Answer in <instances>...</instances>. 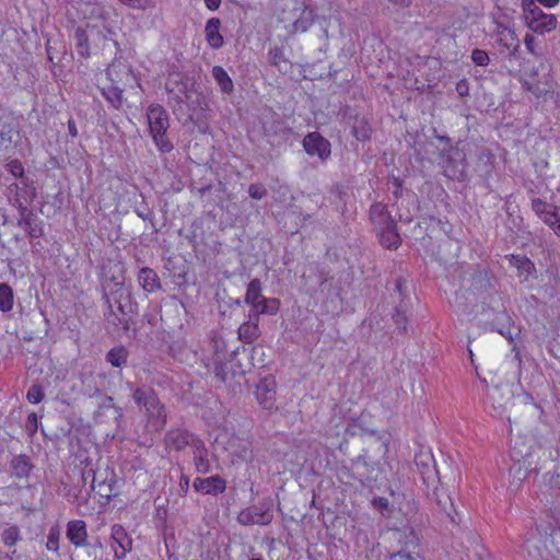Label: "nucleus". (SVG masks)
<instances>
[{"label": "nucleus", "mask_w": 560, "mask_h": 560, "mask_svg": "<svg viewBox=\"0 0 560 560\" xmlns=\"http://www.w3.org/2000/svg\"><path fill=\"white\" fill-rule=\"evenodd\" d=\"M443 168H444V174L448 177V178H452V179H455V178H460L463 173H464V170L463 168H458L456 167L455 165H453L451 159H447L444 164H443Z\"/></svg>", "instance_id": "obj_48"}, {"label": "nucleus", "mask_w": 560, "mask_h": 560, "mask_svg": "<svg viewBox=\"0 0 560 560\" xmlns=\"http://www.w3.org/2000/svg\"><path fill=\"white\" fill-rule=\"evenodd\" d=\"M272 514L268 510H262L256 505H253L248 509L243 510L238 516L237 521L240 524L244 526L249 525H268L272 521Z\"/></svg>", "instance_id": "obj_16"}, {"label": "nucleus", "mask_w": 560, "mask_h": 560, "mask_svg": "<svg viewBox=\"0 0 560 560\" xmlns=\"http://www.w3.org/2000/svg\"><path fill=\"white\" fill-rule=\"evenodd\" d=\"M192 462L195 470L198 474L206 475L211 471V463L209 460V451L202 440H195L192 447Z\"/></svg>", "instance_id": "obj_18"}, {"label": "nucleus", "mask_w": 560, "mask_h": 560, "mask_svg": "<svg viewBox=\"0 0 560 560\" xmlns=\"http://www.w3.org/2000/svg\"><path fill=\"white\" fill-rule=\"evenodd\" d=\"M508 324H510V317L505 316ZM500 335L505 337L510 342H513L515 331L517 330L514 326L508 325L495 329Z\"/></svg>", "instance_id": "obj_53"}, {"label": "nucleus", "mask_w": 560, "mask_h": 560, "mask_svg": "<svg viewBox=\"0 0 560 560\" xmlns=\"http://www.w3.org/2000/svg\"><path fill=\"white\" fill-rule=\"evenodd\" d=\"M510 261L517 269L518 276L523 277V281H528L536 272L534 262L525 256L513 255Z\"/></svg>", "instance_id": "obj_27"}, {"label": "nucleus", "mask_w": 560, "mask_h": 560, "mask_svg": "<svg viewBox=\"0 0 560 560\" xmlns=\"http://www.w3.org/2000/svg\"><path fill=\"white\" fill-rule=\"evenodd\" d=\"M351 133L357 140L364 142L371 139L372 128L364 117H355Z\"/></svg>", "instance_id": "obj_31"}, {"label": "nucleus", "mask_w": 560, "mask_h": 560, "mask_svg": "<svg viewBox=\"0 0 560 560\" xmlns=\"http://www.w3.org/2000/svg\"><path fill=\"white\" fill-rule=\"evenodd\" d=\"M280 308V301L275 298H261L257 304H255L250 312L249 317L254 316L259 318V315H276Z\"/></svg>", "instance_id": "obj_26"}, {"label": "nucleus", "mask_w": 560, "mask_h": 560, "mask_svg": "<svg viewBox=\"0 0 560 560\" xmlns=\"http://www.w3.org/2000/svg\"><path fill=\"white\" fill-rule=\"evenodd\" d=\"M487 402L491 406L493 415L497 417H502L508 408V405L512 400V392L509 386L495 385L488 386L487 385Z\"/></svg>", "instance_id": "obj_7"}, {"label": "nucleus", "mask_w": 560, "mask_h": 560, "mask_svg": "<svg viewBox=\"0 0 560 560\" xmlns=\"http://www.w3.org/2000/svg\"><path fill=\"white\" fill-rule=\"evenodd\" d=\"M512 450H513V454L517 457H525L527 455H529V448L526 447L525 450H518L517 448V440H515L513 442V445H512Z\"/></svg>", "instance_id": "obj_60"}, {"label": "nucleus", "mask_w": 560, "mask_h": 560, "mask_svg": "<svg viewBox=\"0 0 560 560\" xmlns=\"http://www.w3.org/2000/svg\"><path fill=\"white\" fill-rule=\"evenodd\" d=\"M7 170L14 177H23V175H24V167L19 160H13V161L9 162L7 164Z\"/></svg>", "instance_id": "obj_52"}, {"label": "nucleus", "mask_w": 560, "mask_h": 560, "mask_svg": "<svg viewBox=\"0 0 560 560\" xmlns=\"http://www.w3.org/2000/svg\"><path fill=\"white\" fill-rule=\"evenodd\" d=\"M138 281L141 288L149 293L161 289V282L158 273L149 267H143L140 269Z\"/></svg>", "instance_id": "obj_25"}, {"label": "nucleus", "mask_w": 560, "mask_h": 560, "mask_svg": "<svg viewBox=\"0 0 560 560\" xmlns=\"http://www.w3.org/2000/svg\"><path fill=\"white\" fill-rule=\"evenodd\" d=\"M135 404L144 410L148 423L156 431H161L166 424V410L155 390L149 386H135L128 382Z\"/></svg>", "instance_id": "obj_1"}, {"label": "nucleus", "mask_w": 560, "mask_h": 560, "mask_svg": "<svg viewBox=\"0 0 560 560\" xmlns=\"http://www.w3.org/2000/svg\"><path fill=\"white\" fill-rule=\"evenodd\" d=\"M522 9L524 23L532 32L544 35L556 30V15L544 12L535 0H522Z\"/></svg>", "instance_id": "obj_4"}, {"label": "nucleus", "mask_w": 560, "mask_h": 560, "mask_svg": "<svg viewBox=\"0 0 560 560\" xmlns=\"http://www.w3.org/2000/svg\"><path fill=\"white\" fill-rule=\"evenodd\" d=\"M457 94L460 97H465L469 95V83L466 79H462L457 82L455 88Z\"/></svg>", "instance_id": "obj_59"}, {"label": "nucleus", "mask_w": 560, "mask_h": 560, "mask_svg": "<svg viewBox=\"0 0 560 560\" xmlns=\"http://www.w3.org/2000/svg\"><path fill=\"white\" fill-rule=\"evenodd\" d=\"M524 547L533 560H556L557 555L547 549L546 541L540 537L527 539Z\"/></svg>", "instance_id": "obj_19"}, {"label": "nucleus", "mask_w": 560, "mask_h": 560, "mask_svg": "<svg viewBox=\"0 0 560 560\" xmlns=\"http://www.w3.org/2000/svg\"><path fill=\"white\" fill-rule=\"evenodd\" d=\"M28 200L16 194L14 207L19 210L18 226L24 230L31 240L38 238L44 234L43 222L28 209Z\"/></svg>", "instance_id": "obj_5"}, {"label": "nucleus", "mask_w": 560, "mask_h": 560, "mask_svg": "<svg viewBox=\"0 0 560 560\" xmlns=\"http://www.w3.org/2000/svg\"><path fill=\"white\" fill-rule=\"evenodd\" d=\"M434 495H435L436 504L440 508V510L443 513H445V515L453 523H456V520H455V517L453 515L454 504H453V501H452L451 497L448 494H446L445 492H442L441 494L439 492H435Z\"/></svg>", "instance_id": "obj_40"}, {"label": "nucleus", "mask_w": 560, "mask_h": 560, "mask_svg": "<svg viewBox=\"0 0 560 560\" xmlns=\"http://www.w3.org/2000/svg\"><path fill=\"white\" fill-rule=\"evenodd\" d=\"M261 291H262V288H261L260 280L253 279L247 284V290H246L244 302L253 307L255 304H257L259 302V300L261 298H264L261 294Z\"/></svg>", "instance_id": "obj_38"}, {"label": "nucleus", "mask_w": 560, "mask_h": 560, "mask_svg": "<svg viewBox=\"0 0 560 560\" xmlns=\"http://www.w3.org/2000/svg\"><path fill=\"white\" fill-rule=\"evenodd\" d=\"M68 131L72 138L78 137V128H77L75 121L73 119L68 120Z\"/></svg>", "instance_id": "obj_63"}, {"label": "nucleus", "mask_w": 560, "mask_h": 560, "mask_svg": "<svg viewBox=\"0 0 560 560\" xmlns=\"http://www.w3.org/2000/svg\"><path fill=\"white\" fill-rule=\"evenodd\" d=\"M33 467L31 458L24 454L13 456L10 462L11 476L18 479L27 478Z\"/></svg>", "instance_id": "obj_21"}, {"label": "nucleus", "mask_w": 560, "mask_h": 560, "mask_svg": "<svg viewBox=\"0 0 560 560\" xmlns=\"http://www.w3.org/2000/svg\"><path fill=\"white\" fill-rule=\"evenodd\" d=\"M199 438L185 429H171L164 435V445L168 451L180 452L186 446L192 447L195 440Z\"/></svg>", "instance_id": "obj_10"}, {"label": "nucleus", "mask_w": 560, "mask_h": 560, "mask_svg": "<svg viewBox=\"0 0 560 560\" xmlns=\"http://www.w3.org/2000/svg\"><path fill=\"white\" fill-rule=\"evenodd\" d=\"M60 529L57 525L51 526L48 533L46 548L50 551L59 550Z\"/></svg>", "instance_id": "obj_43"}, {"label": "nucleus", "mask_w": 560, "mask_h": 560, "mask_svg": "<svg viewBox=\"0 0 560 560\" xmlns=\"http://www.w3.org/2000/svg\"><path fill=\"white\" fill-rule=\"evenodd\" d=\"M299 16L292 23V33H304L306 32L315 21V13L312 9L302 4L298 8Z\"/></svg>", "instance_id": "obj_24"}, {"label": "nucleus", "mask_w": 560, "mask_h": 560, "mask_svg": "<svg viewBox=\"0 0 560 560\" xmlns=\"http://www.w3.org/2000/svg\"><path fill=\"white\" fill-rule=\"evenodd\" d=\"M387 560H424L419 553H413L411 550H398L388 556Z\"/></svg>", "instance_id": "obj_47"}, {"label": "nucleus", "mask_w": 560, "mask_h": 560, "mask_svg": "<svg viewBox=\"0 0 560 560\" xmlns=\"http://www.w3.org/2000/svg\"><path fill=\"white\" fill-rule=\"evenodd\" d=\"M103 294L107 292H120L125 290L124 277L113 275L110 278L104 277L102 280Z\"/></svg>", "instance_id": "obj_41"}, {"label": "nucleus", "mask_w": 560, "mask_h": 560, "mask_svg": "<svg viewBox=\"0 0 560 560\" xmlns=\"http://www.w3.org/2000/svg\"><path fill=\"white\" fill-rule=\"evenodd\" d=\"M114 399L110 396H105L103 402L98 406V410L95 412V418H98L101 413L107 409H114L116 412V420L122 417L120 407L114 405Z\"/></svg>", "instance_id": "obj_44"}, {"label": "nucleus", "mask_w": 560, "mask_h": 560, "mask_svg": "<svg viewBox=\"0 0 560 560\" xmlns=\"http://www.w3.org/2000/svg\"><path fill=\"white\" fill-rule=\"evenodd\" d=\"M103 300L108 306V322L120 325L122 330L127 331L130 328V317L137 311L131 293L127 289L120 292H107L103 294Z\"/></svg>", "instance_id": "obj_2"}, {"label": "nucleus", "mask_w": 560, "mask_h": 560, "mask_svg": "<svg viewBox=\"0 0 560 560\" xmlns=\"http://www.w3.org/2000/svg\"><path fill=\"white\" fill-rule=\"evenodd\" d=\"M471 60L476 66L486 67L490 62V57L486 50L476 48L471 51Z\"/></svg>", "instance_id": "obj_46"}, {"label": "nucleus", "mask_w": 560, "mask_h": 560, "mask_svg": "<svg viewBox=\"0 0 560 560\" xmlns=\"http://www.w3.org/2000/svg\"><path fill=\"white\" fill-rule=\"evenodd\" d=\"M304 150L308 155H316L322 161L330 156V142L325 139L319 132H310L303 139Z\"/></svg>", "instance_id": "obj_12"}, {"label": "nucleus", "mask_w": 560, "mask_h": 560, "mask_svg": "<svg viewBox=\"0 0 560 560\" xmlns=\"http://www.w3.org/2000/svg\"><path fill=\"white\" fill-rule=\"evenodd\" d=\"M16 132L15 119L11 115L0 116V150L8 149Z\"/></svg>", "instance_id": "obj_20"}, {"label": "nucleus", "mask_w": 560, "mask_h": 560, "mask_svg": "<svg viewBox=\"0 0 560 560\" xmlns=\"http://www.w3.org/2000/svg\"><path fill=\"white\" fill-rule=\"evenodd\" d=\"M38 427V418L35 412H32L27 416L26 422H25V429L28 432L30 435H33L36 433Z\"/></svg>", "instance_id": "obj_56"}, {"label": "nucleus", "mask_w": 560, "mask_h": 560, "mask_svg": "<svg viewBox=\"0 0 560 560\" xmlns=\"http://www.w3.org/2000/svg\"><path fill=\"white\" fill-rule=\"evenodd\" d=\"M128 354L124 346H118L107 352L106 361L115 368H121L127 363Z\"/></svg>", "instance_id": "obj_37"}, {"label": "nucleus", "mask_w": 560, "mask_h": 560, "mask_svg": "<svg viewBox=\"0 0 560 560\" xmlns=\"http://www.w3.org/2000/svg\"><path fill=\"white\" fill-rule=\"evenodd\" d=\"M415 464L423 483L433 485L438 478L433 455L430 452H420L415 457Z\"/></svg>", "instance_id": "obj_13"}, {"label": "nucleus", "mask_w": 560, "mask_h": 560, "mask_svg": "<svg viewBox=\"0 0 560 560\" xmlns=\"http://www.w3.org/2000/svg\"><path fill=\"white\" fill-rule=\"evenodd\" d=\"M125 3L133 9L145 10L153 7L152 0H126Z\"/></svg>", "instance_id": "obj_57"}, {"label": "nucleus", "mask_w": 560, "mask_h": 560, "mask_svg": "<svg viewBox=\"0 0 560 560\" xmlns=\"http://www.w3.org/2000/svg\"><path fill=\"white\" fill-rule=\"evenodd\" d=\"M248 194L253 199L260 200L267 196V189L261 184H252Z\"/></svg>", "instance_id": "obj_50"}, {"label": "nucleus", "mask_w": 560, "mask_h": 560, "mask_svg": "<svg viewBox=\"0 0 560 560\" xmlns=\"http://www.w3.org/2000/svg\"><path fill=\"white\" fill-rule=\"evenodd\" d=\"M495 34L498 36H501V35H506L510 37V39L512 42H516V34L513 30L509 28L508 26L501 24V23H498L497 24V28H495Z\"/></svg>", "instance_id": "obj_58"}, {"label": "nucleus", "mask_w": 560, "mask_h": 560, "mask_svg": "<svg viewBox=\"0 0 560 560\" xmlns=\"http://www.w3.org/2000/svg\"><path fill=\"white\" fill-rule=\"evenodd\" d=\"M102 95L116 109H119L124 103L122 89L115 84L102 88Z\"/></svg>", "instance_id": "obj_33"}, {"label": "nucleus", "mask_w": 560, "mask_h": 560, "mask_svg": "<svg viewBox=\"0 0 560 560\" xmlns=\"http://www.w3.org/2000/svg\"><path fill=\"white\" fill-rule=\"evenodd\" d=\"M112 548L114 550V558L121 560L128 552L132 550V539L127 534L126 529L120 524H114L110 529Z\"/></svg>", "instance_id": "obj_11"}, {"label": "nucleus", "mask_w": 560, "mask_h": 560, "mask_svg": "<svg viewBox=\"0 0 560 560\" xmlns=\"http://www.w3.org/2000/svg\"><path fill=\"white\" fill-rule=\"evenodd\" d=\"M212 77L223 93L230 94L234 90V84L228 72L220 66L212 68Z\"/></svg>", "instance_id": "obj_32"}, {"label": "nucleus", "mask_w": 560, "mask_h": 560, "mask_svg": "<svg viewBox=\"0 0 560 560\" xmlns=\"http://www.w3.org/2000/svg\"><path fill=\"white\" fill-rule=\"evenodd\" d=\"M395 535L398 544L401 546V550L412 551L419 545V537L411 528L398 529Z\"/></svg>", "instance_id": "obj_29"}, {"label": "nucleus", "mask_w": 560, "mask_h": 560, "mask_svg": "<svg viewBox=\"0 0 560 560\" xmlns=\"http://www.w3.org/2000/svg\"><path fill=\"white\" fill-rule=\"evenodd\" d=\"M370 218L374 225V229L384 225L385 222L392 220V215L388 213L386 206L382 203H375L370 209Z\"/></svg>", "instance_id": "obj_35"}, {"label": "nucleus", "mask_w": 560, "mask_h": 560, "mask_svg": "<svg viewBox=\"0 0 560 560\" xmlns=\"http://www.w3.org/2000/svg\"><path fill=\"white\" fill-rule=\"evenodd\" d=\"M524 44L529 54H532L534 56L539 55L538 43H537V39L533 35L526 34L524 37Z\"/></svg>", "instance_id": "obj_54"}, {"label": "nucleus", "mask_w": 560, "mask_h": 560, "mask_svg": "<svg viewBox=\"0 0 560 560\" xmlns=\"http://www.w3.org/2000/svg\"><path fill=\"white\" fill-rule=\"evenodd\" d=\"M86 525L81 520L70 521L67 524V538L77 547L84 546L86 542Z\"/></svg>", "instance_id": "obj_23"}, {"label": "nucleus", "mask_w": 560, "mask_h": 560, "mask_svg": "<svg viewBox=\"0 0 560 560\" xmlns=\"http://www.w3.org/2000/svg\"><path fill=\"white\" fill-rule=\"evenodd\" d=\"M268 61L283 73H287L289 68H291V62L285 57L283 48L279 46L271 47L268 50Z\"/></svg>", "instance_id": "obj_28"}, {"label": "nucleus", "mask_w": 560, "mask_h": 560, "mask_svg": "<svg viewBox=\"0 0 560 560\" xmlns=\"http://www.w3.org/2000/svg\"><path fill=\"white\" fill-rule=\"evenodd\" d=\"M179 488L184 492V494L187 493L188 488H189V478L187 476L182 475V477L179 479Z\"/></svg>", "instance_id": "obj_62"}, {"label": "nucleus", "mask_w": 560, "mask_h": 560, "mask_svg": "<svg viewBox=\"0 0 560 560\" xmlns=\"http://www.w3.org/2000/svg\"><path fill=\"white\" fill-rule=\"evenodd\" d=\"M375 230L380 237L381 244L386 248L396 249L400 245L401 238L397 231V225L394 219L385 222L384 225L375 228Z\"/></svg>", "instance_id": "obj_17"}, {"label": "nucleus", "mask_w": 560, "mask_h": 560, "mask_svg": "<svg viewBox=\"0 0 560 560\" xmlns=\"http://www.w3.org/2000/svg\"><path fill=\"white\" fill-rule=\"evenodd\" d=\"M92 488L96 494L106 499L107 501L114 495V485L112 479L108 480L105 478L103 480H98L97 476L94 475Z\"/></svg>", "instance_id": "obj_34"}, {"label": "nucleus", "mask_w": 560, "mask_h": 560, "mask_svg": "<svg viewBox=\"0 0 560 560\" xmlns=\"http://www.w3.org/2000/svg\"><path fill=\"white\" fill-rule=\"evenodd\" d=\"M359 425L355 420H353L351 423L348 424L346 429V433L349 435H355L359 432Z\"/></svg>", "instance_id": "obj_61"}, {"label": "nucleus", "mask_w": 560, "mask_h": 560, "mask_svg": "<svg viewBox=\"0 0 560 560\" xmlns=\"http://www.w3.org/2000/svg\"><path fill=\"white\" fill-rule=\"evenodd\" d=\"M9 191H10V195H12V203L14 205V201H15V197H16V194H19V196L22 198V200H24V198H26L28 200V203L32 201V198H28L27 197V190L25 188H20L18 184H11L9 186Z\"/></svg>", "instance_id": "obj_55"}, {"label": "nucleus", "mask_w": 560, "mask_h": 560, "mask_svg": "<svg viewBox=\"0 0 560 560\" xmlns=\"http://www.w3.org/2000/svg\"><path fill=\"white\" fill-rule=\"evenodd\" d=\"M499 44L500 46L511 50V55L515 56L518 48H520V44H518V40L516 39V42H512L510 39V37L506 35H501L500 38H499Z\"/></svg>", "instance_id": "obj_49"}, {"label": "nucleus", "mask_w": 560, "mask_h": 560, "mask_svg": "<svg viewBox=\"0 0 560 560\" xmlns=\"http://www.w3.org/2000/svg\"><path fill=\"white\" fill-rule=\"evenodd\" d=\"M45 397L44 388L40 384H33L26 394V399L31 404H38Z\"/></svg>", "instance_id": "obj_45"}, {"label": "nucleus", "mask_w": 560, "mask_h": 560, "mask_svg": "<svg viewBox=\"0 0 560 560\" xmlns=\"http://www.w3.org/2000/svg\"><path fill=\"white\" fill-rule=\"evenodd\" d=\"M373 505L378 509H386L388 506V501L385 498H375L373 500Z\"/></svg>", "instance_id": "obj_64"}, {"label": "nucleus", "mask_w": 560, "mask_h": 560, "mask_svg": "<svg viewBox=\"0 0 560 560\" xmlns=\"http://www.w3.org/2000/svg\"><path fill=\"white\" fill-rule=\"evenodd\" d=\"M149 132L159 151L171 152L174 148L166 132L170 128V116L167 110L160 104H151L147 109Z\"/></svg>", "instance_id": "obj_3"}, {"label": "nucleus", "mask_w": 560, "mask_h": 560, "mask_svg": "<svg viewBox=\"0 0 560 560\" xmlns=\"http://www.w3.org/2000/svg\"><path fill=\"white\" fill-rule=\"evenodd\" d=\"M523 89L530 92L537 98L546 96L552 91L553 82L549 74L537 78V74H530L528 78L521 80Z\"/></svg>", "instance_id": "obj_14"}, {"label": "nucleus", "mask_w": 560, "mask_h": 560, "mask_svg": "<svg viewBox=\"0 0 560 560\" xmlns=\"http://www.w3.org/2000/svg\"><path fill=\"white\" fill-rule=\"evenodd\" d=\"M393 319H394L395 324L397 325V328L399 330L406 332L407 316H406L405 312L401 311L400 308H396V311L393 315Z\"/></svg>", "instance_id": "obj_51"}, {"label": "nucleus", "mask_w": 560, "mask_h": 560, "mask_svg": "<svg viewBox=\"0 0 560 560\" xmlns=\"http://www.w3.org/2000/svg\"><path fill=\"white\" fill-rule=\"evenodd\" d=\"M259 318L243 323L238 328V338L246 342L252 343L259 337Z\"/></svg>", "instance_id": "obj_30"}, {"label": "nucleus", "mask_w": 560, "mask_h": 560, "mask_svg": "<svg viewBox=\"0 0 560 560\" xmlns=\"http://www.w3.org/2000/svg\"><path fill=\"white\" fill-rule=\"evenodd\" d=\"M277 383L275 377L269 376L261 380L255 390L258 404L268 411L276 409Z\"/></svg>", "instance_id": "obj_8"}, {"label": "nucleus", "mask_w": 560, "mask_h": 560, "mask_svg": "<svg viewBox=\"0 0 560 560\" xmlns=\"http://www.w3.org/2000/svg\"><path fill=\"white\" fill-rule=\"evenodd\" d=\"M103 7L95 0H79L70 3L68 14L72 19L92 20L103 16Z\"/></svg>", "instance_id": "obj_9"}, {"label": "nucleus", "mask_w": 560, "mask_h": 560, "mask_svg": "<svg viewBox=\"0 0 560 560\" xmlns=\"http://www.w3.org/2000/svg\"><path fill=\"white\" fill-rule=\"evenodd\" d=\"M221 21L218 18H211L207 21L205 27L206 39L213 49H220L223 44V36L220 33Z\"/></svg>", "instance_id": "obj_22"}, {"label": "nucleus", "mask_w": 560, "mask_h": 560, "mask_svg": "<svg viewBox=\"0 0 560 560\" xmlns=\"http://www.w3.org/2000/svg\"><path fill=\"white\" fill-rule=\"evenodd\" d=\"M194 489L202 494L218 495L225 491L226 481L221 476L215 475L208 478H196L192 482Z\"/></svg>", "instance_id": "obj_15"}, {"label": "nucleus", "mask_w": 560, "mask_h": 560, "mask_svg": "<svg viewBox=\"0 0 560 560\" xmlns=\"http://www.w3.org/2000/svg\"><path fill=\"white\" fill-rule=\"evenodd\" d=\"M1 537L5 546L12 547L21 539L20 528L16 525L9 526L2 532Z\"/></svg>", "instance_id": "obj_42"}, {"label": "nucleus", "mask_w": 560, "mask_h": 560, "mask_svg": "<svg viewBox=\"0 0 560 560\" xmlns=\"http://www.w3.org/2000/svg\"><path fill=\"white\" fill-rule=\"evenodd\" d=\"M14 294L12 288L7 283H0V311L5 313L13 308Z\"/></svg>", "instance_id": "obj_39"}, {"label": "nucleus", "mask_w": 560, "mask_h": 560, "mask_svg": "<svg viewBox=\"0 0 560 560\" xmlns=\"http://www.w3.org/2000/svg\"><path fill=\"white\" fill-rule=\"evenodd\" d=\"M532 209L560 237V207L535 198L532 201Z\"/></svg>", "instance_id": "obj_6"}, {"label": "nucleus", "mask_w": 560, "mask_h": 560, "mask_svg": "<svg viewBox=\"0 0 560 560\" xmlns=\"http://www.w3.org/2000/svg\"><path fill=\"white\" fill-rule=\"evenodd\" d=\"M74 39H75V48L78 54L82 58H89L90 52V46H89V36L86 34V31L83 27H77L74 31Z\"/></svg>", "instance_id": "obj_36"}]
</instances>
